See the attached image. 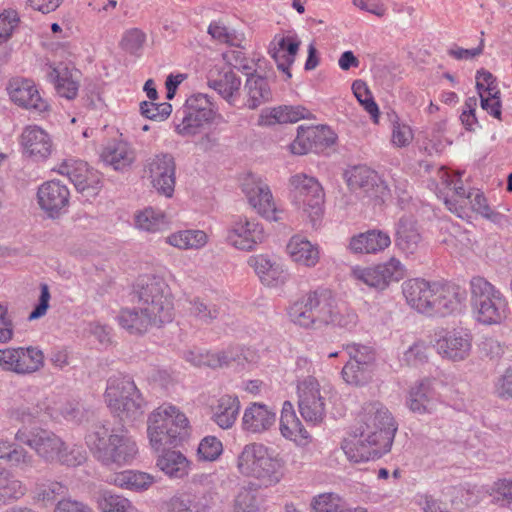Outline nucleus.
Wrapping results in <instances>:
<instances>
[{
	"label": "nucleus",
	"instance_id": "obj_1",
	"mask_svg": "<svg viewBox=\"0 0 512 512\" xmlns=\"http://www.w3.org/2000/svg\"><path fill=\"white\" fill-rule=\"evenodd\" d=\"M396 431L394 419L382 403H366L358 415L353 439L345 441L342 448L355 463L378 459L390 451Z\"/></svg>",
	"mask_w": 512,
	"mask_h": 512
},
{
	"label": "nucleus",
	"instance_id": "obj_2",
	"mask_svg": "<svg viewBox=\"0 0 512 512\" xmlns=\"http://www.w3.org/2000/svg\"><path fill=\"white\" fill-rule=\"evenodd\" d=\"M138 308L121 310L119 324L131 334H143L149 327H161L174 318L173 299L162 277L145 275L134 288Z\"/></svg>",
	"mask_w": 512,
	"mask_h": 512
},
{
	"label": "nucleus",
	"instance_id": "obj_3",
	"mask_svg": "<svg viewBox=\"0 0 512 512\" xmlns=\"http://www.w3.org/2000/svg\"><path fill=\"white\" fill-rule=\"evenodd\" d=\"M86 443L94 457L105 466L130 464L138 452L137 444L124 423L118 428L96 424L86 436Z\"/></svg>",
	"mask_w": 512,
	"mask_h": 512
},
{
	"label": "nucleus",
	"instance_id": "obj_4",
	"mask_svg": "<svg viewBox=\"0 0 512 512\" xmlns=\"http://www.w3.org/2000/svg\"><path fill=\"white\" fill-rule=\"evenodd\" d=\"M283 460L273 448L262 443L246 444L237 457V469L245 477L258 480L265 487L278 484L282 477Z\"/></svg>",
	"mask_w": 512,
	"mask_h": 512
},
{
	"label": "nucleus",
	"instance_id": "obj_5",
	"mask_svg": "<svg viewBox=\"0 0 512 512\" xmlns=\"http://www.w3.org/2000/svg\"><path fill=\"white\" fill-rule=\"evenodd\" d=\"M104 397L111 413L124 424H132L144 415L146 401L129 376L110 377Z\"/></svg>",
	"mask_w": 512,
	"mask_h": 512
},
{
	"label": "nucleus",
	"instance_id": "obj_6",
	"mask_svg": "<svg viewBox=\"0 0 512 512\" xmlns=\"http://www.w3.org/2000/svg\"><path fill=\"white\" fill-rule=\"evenodd\" d=\"M189 429L185 414L172 405H162L148 417L147 433L155 450L165 445L177 446L188 437Z\"/></svg>",
	"mask_w": 512,
	"mask_h": 512
},
{
	"label": "nucleus",
	"instance_id": "obj_7",
	"mask_svg": "<svg viewBox=\"0 0 512 512\" xmlns=\"http://www.w3.org/2000/svg\"><path fill=\"white\" fill-rule=\"evenodd\" d=\"M335 297L331 290L318 288L295 301L288 310L290 320L303 327L321 329L332 321Z\"/></svg>",
	"mask_w": 512,
	"mask_h": 512
},
{
	"label": "nucleus",
	"instance_id": "obj_8",
	"mask_svg": "<svg viewBox=\"0 0 512 512\" xmlns=\"http://www.w3.org/2000/svg\"><path fill=\"white\" fill-rule=\"evenodd\" d=\"M470 293L471 306L479 322L497 324L506 317L505 297L485 278L473 277L470 281Z\"/></svg>",
	"mask_w": 512,
	"mask_h": 512
},
{
	"label": "nucleus",
	"instance_id": "obj_9",
	"mask_svg": "<svg viewBox=\"0 0 512 512\" xmlns=\"http://www.w3.org/2000/svg\"><path fill=\"white\" fill-rule=\"evenodd\" d=\"M216 115V107L206 94L190 96L174 117L175 131L183 136H194L209 125Z\"/></svg>",
	"mask_w": 512,
	"mask_h": 512
},
{
	"label": "nucleus",
	"instance_id": "obj_10",
	"mask_svg": "<svg viewBox=\"0 0 512 512\" xmlns=\"http://www.w3.org/2000/svg\"><path fill=\"white\" fill-rule=\"evenodd\" d=\"M292 202L309 217L315 227L323 215L324 191L314 177L297 174L290 178Z\"/></svg>",
	"mask_w": 512,
	"mask_h": 512
},
{
	"label": "nucleus",
	"instance_id": "obj_11",
	"mask_svg": "<svg viewBox=\"0 0 512 512\" xmlns=\"http://www.w3.org/2000/svg\"><path fill=\"white\" fill-rule=\"evenodd\" d=\"M58 172L67 176L77 192L86 200L94 198L102 188L101 174L82 160H64L59 165Z\"/></svg>",
	"mask_w": 512,
	"mask_h": 512
},
{
	"label": "nucleus",
	"instance_id": "obj_12",
	"mask_svg": "<svg viewBox=\"0 0 512 512\" xmlns=\"http://www.w3.org/2000/svg\"><path fill=\"white\" fill-rule=\"evenodd\" d=\"M15 440L29 446L39 457L50 463L57 461L64 448V442L59 436L42 428L28 429L24 426L16 432Z\"/></svg>",
	"mask_w": 512,
	"mask_h": 512
},
{
	"label": "nucleus",
	"instance_id": "obj_13",
	"mask_svg": "<svg viewBox=\"0 0 512 512\" xmlns=\"http://www.w3.org/2000/svg\"><path fill=\"white\" fill-rule=\"evenodd\" d=\"M298 407L306 422L321 423L326 415L325 398L321 394L318 380L307 376L297 384Z\"/></svg>",
	"mask_w": 512,
	"mask_h": 512
},
{
	"label": "nucleus",
	"instance_id": "obj_14",
	"mask_svg": "<svg viewBox=\"0 0 512 512\" xmlns=\"http://www.w3.org/2000/svg\"><path fill=\"white\" fill-rule=\"evenodd\" d=\"M44 365L43 352L36 347H9L0 349V367L18 375L31 374Z\"/></svg>",
	"mask_w": 512,
	"mask_h": 512
},
{
	"label": "nucleus",
	"instance_id": "obj_15",
	"mask_svg": "<svg viewBox=\"0 0 512 512\" xmlns=\"http://www.w3.org/2000/svg\"><path fill=\"white\" fill-rule=\"evenodd\" d=\"M356 278L369 287L384 290L392 282H399L406 275V269L402 263L392 257L386 263L374 267L357 269L354 271Z\"/></svg>",
	"mask_w": 512,
	"mask_h": 512
},
{
	"label": "nucleus",
	"instance_id": "obj_16",
	"mask_svg": "<svg viewBox=\"0 0 512 512\" xmlns=\"http://www.w3.org/2000/svg\"><path fill=\"white\" fill-rule=\"evenodd\" d=\"M145 172L152 186L166 197H171L175 188L176 164L169 153H161L147 160Z\"/></svg>",
	"mask_w": 512,
	"mask_h": 512
},
{
	"label": "nucleus",
	"instance_id": "obj_17",
	"mask_svg": "<svg viewBox=\"0 0 512 512\" xmlns=\"http://www.w3.org/2000/svg\"><path fill=\"white\" fill-rule=\"evenodd\" d=\"M265 238L264 228L254 219L238 217L227 228L226 241L239 250L250 251Z\"/></svg>",
	"mask_w": 512,
	"mask_h": 512
},
{
	"label": "nucleus",
	"instance_id": "obj_18",
	"mask_svg": "<svg viewBox=\"0 0 512 512\" xmlns=\"http://www.w3.org/2000/svg\"><path fill=\"white\" fill-rule=\"evenodd\" d=\"M434 347L439 355L449 361H463L470 355L472 336L464 330L446 331L435 340Z\"/></svg>",
	"mask_w": 512,
	"mask_h": 512
},
{
	"label": "nucleus",
	"instance_id": "obj_19",
	"mask_svg": "<svg viewBox=\"0 0 512 512\" xmlns=\"http://www.w3.org/2000/svg\"><path fill=\"white\" fill-rule=\"evenodd\" d=\"M434 299L429 316H447L461 312L467 298L466 290L456 284H435Z\"/></svg>",
	"mask_w": 512,
	"mask_h": 512
},
{
	"label": "nucleus",
	"instance_id": "obj_20",
	"mask_svg": "<svg viewBox=\"0 0 512 512\" xmlns=\"http://www.w3.org/2000/svg\"><path fill=\"white\" fill-rule=\"evenodd\" d=\"M38 203L50 218H57L67 210L70 191L58 180L43 183L37 192Z\"/></svg>",
	"mask_w": 512,
	"mask_h": 512
},
{
	"label": "nucleus",
	"instance_id": "obj_21",
	"mask_svg": "<svg viewBox=\"0 0 512 512\" xmlns=\"http://www.w3.org/2000/svg\"><path fill=\"white\" fill-rule=\"evenodd\" d=\"M242 351L239 348L229 347L221 351H205L194 347L183 352L185 361L195 367H209L212 369L229 366L232 362H241Z\"/></svg>",
	"mask_w": 512,
	"mask_h": 512
},
{
	"label": "nucleus",
	"instance_id": "obj_22",
	"mask_svg": "<svg viewBox=\"0 0 512 512\" xmlns=\"http://www.w3.org/2000/svg\"><path fill=\"white\" fill-rule=\"evenodd\" d=\"M10 99L20 107L41 113L48 109V103L30 79H12L8 86Z\"/></svg>",
	"mask_w": 512,
	"mask_h": 512
},
{
	"label": "nucleus",
	"instance_id": "obj_23",
	"mask_svg": "<svg viewBox=\"0 0 512 512\" xmlns=\"http://www.w3.org/2000/svg\"><path fill=\"white\" fill-rule=\"evenodd\" d=\"M435 284L420 278L406 280L402 284V292L407 304L418 312L429 316L434 292H436Z\"/></svg>",
	"mask_w": 512,
	"mask_h": 512
},
{
	"label": "nucleus",
	"instance_id": "obj_24",
	"mask_svg": "<svg viewBox=\"0 0 512 512\" xmlns=\"http://www.w3.org/2000/svg\"><path fill=\"white\" fill-rule=\"evenodd\" d=\"M301 41L296 35L277 34L270 42L268 52L277 64V68L291 78L290 66L294 63Z\"/></svg>",
	"mask_w": 512,
	"mask_h": 512
},
{
	"label": "nucleus",
	"instance_id": "obj_25",
	"mask_svg": "<svg viewBox=\"0 0 512 512\" xmlns=\"http://www.w3.org/2000/svg\"><path fill=\"white\" fill-rule=\"evenodd\" d=\"M243 191L245 192L250 205L262 217L270 221H279L280 211L277 210L273 196L268 185L258 182L250 185L249 183L243 184Z\"/></svg>",
	"mask_w": 512,
	"mask_h": 512
},
{
	"label": "nucleus",
	"instance_id": "obj_26",
	"mask_svg": "<svg viewBox=\"0 0 512 512\" xmlns=\"http://www.w3.org/2000/svg\"><path fill=\"white\" fill-rule=\"evenodd\" d=\"M21 144L25 153L35 160L46 159L52 151L49 135L38 126H28L23 130Z\"/></svg>",
	"mask_w": 512,
	"mask_h": 512
},
{
	"label": "nucleus",
	"instance_id": "obj_27",
	"mask_svg": "<svg viewBox=\"0 0 512 512\" xmlns=\"http://www.w3.org/2000/svg\"><path fill=\"white\" fill-rule=\"evenodd\" d=\"M276 421V413L265 404L251 403L242 417L243 430L251 433H262Z\"/></svg>",
	"mask_w": 512,
	"mask_h": 512
},
{
	"label": "nucleus",
	"instance_id": "obj_28",
	"mask_svg": "<svg viewBox=\"0 0 512 512\" xmlns=\"http://www.w3.org/2000/svg\"><path fill=\"white\" fill-rule=\"evenodd\" d=\"M243 92L246 99L244 106L250 110H255L272 100V90L268 79L256 73L247 75Z\"/></svg>",
	"mask_w": 512,
	"mask_h": 512
},
{
	"label": "nucleus",
	"instance_id": "obj_29",
	"mask_svg": "<svg viewBox=\"0 0 512 512\" xmlns=\"http://www.w3.org/2000/svg\"><path fill=\"white\" fill-rule=\"evenodd\" d=\"M214 498L212 493L175 495L167 503L169 512H213Z\"/></svg>",
	"mask_w": 512,
	"mask_h": 512
},
{
	"label": "nucleus",
	"instance_id": "obj_30",
	"mask_svg": "<svg viewBox=\"0 0 512 512\" xmlns=\"http://www.w3.org/2000/svg\"><path fill=\"white\" fill-rule=\"evenodd\" d=\"M422 237L416 221L409 216H402L396 225L395 245L405 255L417 252Z\"/></svg>",
	"mask_w": 512,
	"mask_h": 512
},
{
	"label": "nucleus",
	"instance_id": "obj_31",
	"mask_svg": "<svg viewBox=\"0 0 512 512\" xmlns=\"http://www.w3.org/2000/svg\"><path fill=\"white\" fill-rule=\"evenodd\" d=\"M391 244L390 236L381 230H369L351 238L349 249L353 253L375 254L385 250Z\"/></svg>",
	"mask_w": 512,
	"mask_h": 512
},
{
	"label": "nucleus",
	"instance_id": "obj_32",
	"mask_svg": "<svg viewBox=\"0 0 512 512\" xmlns=\"http://www.w3.org/2000/svg\"><path fill=\"white\" fill-rule=\"evenodd\" d=\"M310 112L303 106L282 105L272 109H265L259 116V125L271 126L282 123H295L308 118Z\"/></svg>",
	"mask_w": 512,
	"mask_h": 512
},
{
	"label": "nucleus",
	"instance_id": "obj_33",
	"mask_svg": "<svg viewBox=\"0 0 512 512\" xmlns=\"http://www.w3.org/2000/svg\"><path fill=\"white\" fill-rule=\"evenodd\" d=\"M34 499L43 506H55L59 501L68 500V486L62 482L53 479L38 480L34 487Z\"/></svg>",
	"mask_w": 512,
	"mask_h": 512
},
{
	"label": "nucleus",
	"instance_id": "obj_34",
	"mask_svg": "<svg viewBox=\"0 0 512 512\" xmlns=\"http://www.w3.org/2000/svg\"><path fill=\"white\" fill-rule=\"evenodd\" d=\"M156 466L170 478L182 479L188 475L190 462L180 451L164 449L158 456Z\"/></svg>",
	"mask_w": 512,
	"mask_h": 512
},
{
	"label": "nucleus",
	"instance_id": "obj_35",
	"mask_svg": "<svg viewBox=\"0 0 512 512\" xmlns=\"http://www.w3.org/2000/svg\"><path fill=\"white\" fill-rule=\"evenodd\" d=\"M101 157L114 170L123 171L135 161V151L127 142L115 141L105 147Z\"/></svg>",
	"mask_w": 512,
	"mask_h": 512
},
{
	"label": "nucleus",
	"instance_id": "obj_36",
	"mask_svg": "<svg viewBox=\"0 0 512 512\" xmlns=\"http://www.w3.org/2000/svg\"><path fill=\"white\" fill-rule=\"evenodd\" d=\"M287 252L294 262L306 267H314L320 258L318 246L300 235L290 239Z\"/></svg>",
	"mask_w": 512,
	"mask_h": 512
},
{
	"label": "nucleus",
	"instance_id": "obj_37",
	"mask_svg": "<svg viewBox=\"0 0 512 512\" xmlns=\"http://www.w3.org/2000/svg\"><path fill=\"white\" fill-rule=\"evenodd\" d=\"M241 84L240 77L232 70L219 73L217 79H208V86L232 106H236L240 97Z\"/></svg>",
	"mask_w": 512,
	"mask_h": 512
},
{
	"label": "nucleus",
	"instance_id": "obj_38",
	"mask_svg": "<svg viewBox=\"0 0 512 512\" xmlns=\"http://www.w3.org/2000/svg\"><path fill=\"white\" fill-rule=\"evenodd\" d=\"M240 401L238 397L231 395L221 396L216 405L212 407V420L221 429H230L239 414Z\"/></svg>",
	"mask_w": 512,
	"mask_h": 512
},
{
	"label": "nucleus",
	"instance_id": "obj_39",
	"mask_svg": "<svg viewBox=\"0 0 512 512\" xmlns=\"http://www.w3.org/2000/svg\"><path fill=\"white\" fill-rule=\"evenodd\" d=\"M111 482L120 488L141 492L147 490L154 483V477L141 471L125 470L114 474L111 477Z\"/></svg>",
	"mask_w": 512,
	"mask_h": 512
},
{
	"label": "nucleus",
	"instance_id": "obj_40",
	"mask_svg": "<svg viewBox=\"0 0 512 512\" xmlns=\"http://www.w3.org/2000/svg\"><path fill=\"white\" fill-rule=\"evenodd\" d=\"M408 405L410 410L423 414L431 412L435 407V396L429 383L421 382L411 388Z\"/></svg>",
	"mask_w": 512,
	"mask_h": 512
},
{
	"label": "nucleus",
	"instance_id": "obj_41",
	"mask_svg": "<svg viewBox=\"0 0 512 512\" xmlns=\"http://www.w3.org/2000/svg\"><path fill=\"white\" fill-rule=\"evenodd\" d=\"M48 77L61 97L71 100L77 96L79 85L67 67L52 68Z\"/></svg>",
	"mask_w": 512,
	"mask_h": 512
},
{
	"label": "nucleus",
	"instance_id": "obj_42",
	"mask_svg": "<svg viewBox=\"0 0 512 512\" xmlns=\"http://www.w3.org/2000/svg\"><path fill=\"white\" fill-rule=\"evenodd\" d=\"M167 219L165 214L152 207H147L135 216L137 228L147 232H158L166 228Z\"/></svg>",
	"mask_w": 512,
	"mask_h": 512
},
{
	"label": "nucleus",
	"instance_id": "obj_43",
	"mask_svg": "<svg viewBox=\"0 0 512 512\" xmlns=\"http://www.w3.org/2000/svg\"><path fill=\"white\" fill-rule=\"evenodd\" d=\"M207 242V235L201 230H184L167 237V243L180 249H198Z\"/></svg>",
	"mask_w": 512,
	"mask_h": 512
},
{
	"label": "nucleus",
	"instance_id": "obj_44",
	"mask_svg": "<svg viewBox=\"0 0 512 512\" xmlns=\"http://www.w3.org/2000/svg\"><path fill=\"white\" fill-rule=\"evenodd\" d=\"M377 179L378 176L373 170L367 166L359 165L353 167L348 172L347 182L352 189L360 188L368 192L371 188L374 187Z\"/></svg>",
	"mask_w": 512,
	"mask_h": 512
},
{
	"label": "nucleus",
	"instance_id": "obj_45",
	"mask_svg": "<svg viewBox=\"0 0 512 512\" xmlns=\"http://www.w3.org/2000/svg\"><path fill=\"white\" fill-rule=\"evenodd\" d=\"M352 91L365 111L371 116L374 123H378L379 107L375 102L370 89L363 80H355L352 84Z\"/></svg>",
	"mask_w": 512,
	"mask_h": 512
},
{
	"label": "nucleus",
	"instance_id": "obj_46",
	"mask_svg": "<svg viewBox=\"0 0 512 512\" xmlns=\"http://www.w3.org/2000/svg\"><path fill=\"white\" fill-rule=\"evenodd\" d=\"M373 366L347 362L342 369V377L352 385H364L372 378Z\"/></svg>",
	"mask_w": 512,
	"mask_h": 512
},
{
	"label": "nucleus",
	"instance_id": "obj_47",
	"mask_svg": "<svg viewBox=\"0 0 512 512\" xmlns=\"http://www.w3.org/2000/svg\"><path fill=\"white\" fill-rule=\"evenodd\" d=\"M146 42V34L139 28L126 30L119 42L120 48L133 56H140Z\"/></svg>",
	"mask_w": 512,
	"mask_h": 512
},
{
	"label": "nucleus",
	"instance_id": "obj_48",
	"mask_svg": "<svg viewBox=\"0 0 512 512\" xmlns=\"http://www.w3.org/2000/svg\"><path fill=\"white\" fill-rule=\"evenodd\" d=\"M190 312L199 321L210 324L216 320L221 313L218 305L205 301L204 299L195 298L190 301Z\"/></svg>",
	"mask_w": 512,
	"mask_h": 512
},
{
	"label": "nucleus",
	"instance_id": "obj_49",
	"mask_svg": "<svg viewBox=\"0 0 512 512\" xmlns=\"http://www.w3.org/2000/svg\"><path fill=\"white\" fill-rule=\"evenodd\" d=\"M307 128V136L312 142L313 152H318L324 148L332 146L337 139V135L328 126H312Z\"/></svg>",
	"mask_w": 512,
	"mask_h": 512
},
{
	"label": "nucleus",
	"instance_id": "obj_50",
	"mask_svg": "<svg viewBox=\"0 0 512 512\" xmlns=\"http://www.w3.org/2000/svg\"><path fill=\"white\" fill-rule=\"evenodd\" d=\"M99 507L102 512H138L127 498L109 492L103 493Z\"/></svg>",
	"mask_w": 512,
	"mask_h": 512
},
{
	"label": "nucleus",
	"instance_id": "obj_51",
	"mask_svg": "<svg viewBox=\"0 0 512 512\" xmlns=\"http://www.w3.org/2000/svg\"><path fill=\"white\" fill-rule=\"evenodd\" d=\"M25 490L21 481L0 473V505L9 500L20 498L25 494Z\"/></svg>",
	"mask_w": 512,
	"mask_h": 512
},
{
	"label": "nucleus",
	"instance_id": "obj_52",
	"mask_svg": "<svg viewBox=\"0 0 512 512\" xmlns=\"http://www.w3.org/2000/svg\"><path fill=\"white\" fill-rule=\"evenodd\" d=\"M280 431L285 438L293 441L308 438L307 431L296 415L285 414L284 417H280Z\"/></svg>",
	"mask_w": 512,
	"mask_h": 512
},
{
	"label": "nucleus",
	"instance_id": "obj_53",
	"mask_svg": "<svg viewBox=\"0 0 512 512\" xmlns=\"http://www.w3.org/2000/svg\"><path fill=\"white\" fill-rule=\"evenodd\" d=\"M311 507L314 512H343L342 499L335 493H322L313 497Z\"/></svg>",
	"mask_w": 512,
	"mask_h": 512
},
{
	"label": "nucleus",
	"instance_id": "obj_54",
	"mask_svg": "<svg viewBox=\"0 0 512 512\" xmlns=\"http://www.w3.org/2000/svg\"><path fill=\"white\" fill-rule=\"evenodd\" d=\"M235 512H260L256 492L250 488L242 487L235 500Z\"/></svg>",
	"mask_w": 512,
	"mask_h": 512
},
{
	"label": "nucleus",
	"instance_id": "obj_55",
	"mask_svg": "<svg viewBox=\"0 0 512 512\" xmlns=\"http://www.w3.org/2000/svg\"><path fill=\"white\" fill-rule=\"evenodd\" d=\"M344 349L349 355L348 362L374 366L375 354L371 347L360 344H347L344 346Z\"/></svg>",
	"mask_w": 512,
	"mask_h": 512
},
{
	"label": "nucleus",
	"instance_id": "obj_56",
	"mask_svg": "<svg viewBox=\"0 0 512 512\" xmlns=\"http://www.w3.org/2000/svg\"><path fill=\"white\" fill-rule=\"evenodd\" d=\"M223 446L221 441L215 436H206L199 443L198 457L205 461H214L222 453Z\"/></svg>",
	"mask_w": 512,
	"mask_h": 512
},
{
	"label": "nucleus",
	"instance_id": "obj_57",
	"mask_svg": "<svg viewBox=\"0 0 512 512\" xmlns=\"http://www.w3.org/2000/svg\"><path fill=\"white\" fill-rule=\"evenodd\" d=\"M140 112L141 115L150 120L163 121L171 114L172 106L167 102L156 104L149 101H143L140 103Z\"/></svg>",
	"mask_w": 512,
	"mask_h": 512
},
{
	"label": "nucleus",
	"instance_id": "obj_58",
	"mask_svg": "<svg viewBox=\"0 0 512 512\" xmlns=\"http://www.w3.org/2000/svg\"><path fill=\"white\" fill-rule=\"evenodd\" d=\"M86 459V451L82 447L74 445L69 448L64 444V448L61 449L59 458L56 462L66 466L75 467L82 465Z\"/></svg>",
	"mask_w": 512,
	"mask_h": 512
},
{
	"label": "nucleus",
	"instance_id": "obj_59",
	"mask_svg": "<svg viewBox=\"0 0 512 512\" xmlns=\"http://www.w3.org/2000/svg\"><path fill=\"white\" fill-rule=\"evenodd\" d=\"M357 321L358 316L353 310L346 307L341 309L337 306V302L335 301V306H333L332 312V321L330 325L350 330L356 326Z\"/></svg>",
	"mask_w": 512,
	"mask_h": 512
},
{
	"label": "nucleus",
	"instance_id": "obj_60",
	"mask_svg": "<svg viewBox=\"0 0 512 512\" xmlns=\"http://www.w3.org/2000/svg\"><path fill=\"white\" fill-rule=\"evenodd\" d=\"M5 460L11 465L21 469L31 468L34 463L33 456L22 446H15L13 449H8Z\"/></svg>",
	"mask_w": 512,
	"mask_h": 512
},
{
	"label": "nucleus",
	"instance_id": "obj_61",
	"mask_svg": "<svg viewBox=\"0 0 512 512\" xmlns=\"http://www.w3.org/2000/svg\"><path fill=\"white\" fill-rule=\"evenodd\" d=\"M19 22L15 10H5L0 14V43L6 42Z\"/></svg>",
	"mask_w": 512,
	"mask_h": 512
},
{
	"label": "nucleus",
	"instance_id": "obj_62",
	"mask_svg": "<svg viewBox=\"0 0 512 512\" xmlns=\"http://www.w3.org/2000/svg\"><path fill=\"white\" fill-rule=\"evenodd\" d=\"M427 350L428 347L424 342H415L407 351H405L403 361L407 365L412 366L422 364L428 359Z\"/></svg>",
	"mask_w": 512,
	"mask_h": 512
},
{
	"label": "nucleus",
	"instance_id": "obj_63",
	"mask_svg": "<svg viewBox=\"0 0 512 512\" xmlns=\"http://www.w3.org/2000/svg\"><path fill=\"white\" fill-rule=\"evenodd\" d=\"M481 108L494 118L502 119V102L500 99V91L490 93V95H481Z\"/></svg>",
	"mask_w": 512,
	"mask_h": 512
},
{
	"label": "nucleus",
	"instance_id": "obj_64",
	"mask_svg": "<svg viewBox=\"0 0 512 512\" xmlns=\"http://www.w3.org/2000/svg\"><path fill=\"white\" fill-rule=\"evenodd\" d=\"M224 57L227 60V63L237 70L245 73L246 75L252 73V61H249L241 50H230L224 54Z\"/></svg>",
	"mask_w": 512,
	"mask_h": 512
}]
</instances>
